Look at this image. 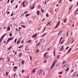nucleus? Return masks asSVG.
<instances>
[{"instance_id": "obj_1", "label": "nucleus", "mask_w": 78, "mask_h": 78, "mask_svg": "<svg viewBox=\"0 0 78 78\" xmlns=\"http://www.w3.org/2000/svg\"><path fill=\"white\" fill-rule=\"evenodd\" d=\"M40 73L42 74L43 75H45V73L44 71H42V70H41L39 72Z\"/></svg>"}, {"instance_id": "obj_2", "label": "nucleus", "mask_w": 78, "mask_h": 78, "mask_svg": "<svg viewBox=\"0 0 78 78\" xmlns=\"http://www.w3.org/2000/svg\"><path fill=\"white\" fill-rule=\"evenodd\" d=\"M5 35L6 34H4L1 37V39L0 40V43H1V42H2V40H3V37H4L5 36Z\"/></svg>"}, {"instance_id": "obj_3", "label": "nucleus", "mask_w": 78, "mask_h": 78, "mask_svg": "<svg viewBox=\"0 0 78 78\" xmlns=\"http://www.w3.org/2000/svg\"><path fill=\"white\" fill-rule=\"evenodd\" d=\"M63 30H61L60 31H59L58 34V35H59V34H61V33L62 31H63Z\"/></svg>"}, {"instance_id": "obj_4", "label": "nucleus", "mask_w": 78, "mask_h": 78, "mask_svg": "<svg viewBox=\"0 0 78 78\" xmlns=\"http://www.w3.org/2000/svg\"><path fill=\"white\" fill-rule=\"evenodd\" d=\"M10 29L11 28H10V27L9 26H8L7 29L8 31H9Z\"/></svg>"}, {"instance_id": "obj_5", "label": "nucleus", "mask_w": 78, "mask_h": 78, "mask_svg": "<svg viewBox=\"0 0 78 78\" xmlns=\"http://www.w3.org/2000/svg\"><path fill=\"white\" fill-rule=\"evenodd\" d=\"M36 70H35V69H33V70L32 71V73H35V71Z\"/></svg>"}, {"instance_id": "obj_6", "label": "nucleus", "mask_w": 78, "mask_h": 78, "mask_svg": "<svg viewBox=\"0 0 78 78\" xmlns=\"http://www.w3.org/2000/svg\"><path fill=\"white\" fill-rule=\"evenodd\" d=\"M59 23H60V22L58 21L57 23V24L56 26L55 27V28H56L57 27H58V25H59Z\"/></svg>"}, {"instance_id": "obj_7", "label": "nucleus", "mask_w": 78, "mask_h": 78, "mask_svg": "<svg viewBox=\"0 0 78 78\" xmlns=\"http://www.w3.org/2000/svg\"><path fill=\"white\" fill-rule=\"evenodd\" d=\"M20 39H19L18 41H17V44H19V43H20Z\"/></svg>"}, {"instance_id": "obj_8", "label": "nucleus", "mask_w": 78, "mask_h": 78, "mask_svg": "<svg viewBox=\"0 0 78 78\" xmlns=\"http://www.w3.org/2000/svg\"><path fill=\"white\" fill-rule=\"evenodd\" d=\"M21 63V64L22 65L24 63H25V61H24V60H22Z\"/></svg>"}, {"instance_id": "obj_9", "label": "nucleus", "mask_w": 78, "mask_h": 78, "mask_svg": "<svg viewBox=\"0 0 78 78\" xmlns=\"http://www.w3.org/2000/svg\"><path fill=\"white\" fill-rule=\"evenodd\" d=\"M36 35H37V33H36L32 36V37H36Z\"/></svg>"}, {"instance_id": "obj_10", "label": "nucleus", "mask_w": 78, "mask_h": 78, "mask_svg": "<svg viewBox=\"0 0 78 78\" xmlns=\"http://www.w3.org/2000/svg\"><path fill=\"white\" fill-rule=\"evenodd\" d=\"M56 62H57V60L56 59L55 60V61L54 62L53 64L55 65V64H56Z\"/></svg>"}, {"instance_id": "obj_11", "label": "nucleus", "mask_w": 78, "mask_h": 78, "mask_svg": "<svg viewBox=\"0 0 78 78\" xmlns=\"http://www.w3.org/2000/svg\"><path fill=\"white\" fill-rule=\"evenodd\" d=\"M72 50V48H70L68 50V52H67V54L68 53H69V52H70V51H71V50Z\"/></svg>"}, {"instance_id": "obj_12", "label": "nucleus", "mask_w": 78, "mask_h": 78, "mask_svg": "<svg viewBox=\"0 0 78 78\" xmlns=\"http://www.w3.org/2000/svg\"><path fill=\"white\" fill-rule=\"evenodd\" d=\"M55 64H53L51 66V69H53V68L54 67V66H55Z\"/></svg>"}, {"instance_id": "obj_13", "label": "nucleus", "mask_w": 78, "mask_h": 78, "mask_svg": "<svg viewBox=\"0 0 78 78\" xmlns=\"http://www.w3.org/2000/svg\"><path fill=\"white\" fill-rule=\"evenodd\" d=\"M7 58L8 59L7 62H9V61H10V59H9V56H7Z\"/></svg>"}, {"instance_id": "obj_14", "label": "nucleus", "mask_w": 78, "mask_h": 78, "mask_svg": "<svg viewBox=\"0 0 78 78\" xmlns=\"http://www.w3.org/2000/svg\"><path fill=\"white\" fill-rule=\"evenodd\" d=\"M31 42V40H30L27 41V43H29V44H30Z\"/></svg>"}, {"instance_id": "obj_15", "label": "nucleus", "mask_w": 78, "mask_h": 78, "mask_svg": "<svg viewBox=\"0 0 78 78\" xmlns=\"http://www.w3.org/2000/svg\"><path fill=\"white\" fill-rule=\"evenodd\" d=\"M70 40H69V41L68 42H67V43L66 44V45H68V44L70 43Z\"/></svg>"}, {"instance_id": "obj_16", "label": "nucleus", "mask_w": 78, "mask_h": 78, "mask_svg": "<svg viewBox=\"0 0 78 78\" xmlns=\"http://www.w3.org/2000/svg\"><path fill=\"white\" fill-rule=\"evenodd\" d=\"M34 6H32V7L30 8V10H32V9H34Z\"/></svg>"}, {"instance_id": "obj_17", "label": "nucleus", "mask_w": 78, "mask_h": 78, "mask_svg": "<svg viewBox=\"0 0 78 78\" xmlns=\"http://www.w3.org/2000/svg\"><path fill=\"white\" fill-rule=\"evenodd\" d=\"M37 16H39V12L38 10L37 11Z\"/></svg>"}, {"instance_id": "obj_18", "label": "nucleus", "mask_w": 78, "mask_h": 78, "mask_svg": "<svg viewBox=\"0 0 78 78\" xmlns=\"http://www.w3.org/2000/svg\"><path fill=\"white\" fill-rule=\"evenodd\" d=\"M19 56L21 57L22 56L21 55H22V53L21 52H20L19 53Z\"/></svg>"}, {"instance_id": "obj_19", "label": "nucleus", "mask_w": 78, "mask_h": 78, "mask_svg": "<svg viewBox=\"0 0 78 78\" xmlns=\"http://www.w3.org/2000/svg\"><path fill=\"white\" fill-rule=\"evenodd\" d=\"M63 50H64V47H62L61 48L60 51H62Z\"/></svg>"}, {"instance_id": "obj_20", "label": "nucleus", "mask_w": 78, "mask_h": 78, "mask_svg": "<svg viewBox=\"0 0 78 78\" xmlns=\"http://www.w3.org/2000/svg\"><path fill=\"white\" fill-rule=\"evenodd\" d=\"M63 72H62V71L61 72H59L58 73V75H59L60 74H62V73H63Z\"/></svg>"}, {"instance_id": "obj_21", "label": "nucleus", "mask_w": 78, "mask_h": 78, "mask_svg": "<svg viewBox=\"0 0 78 78\" xmlns=\"http://www.w3.org/2000/svg\"><path fill=\"white\" fill-rule=\"evenodd\" d=\"M13 38H14V37H11L9 38V39H10V41H11V40H12V39H13Z\"/></svg>"}, {"instance_id": "obj_22", "label": "nucleus", "mask_w": 78, "mask_h": 78, "mask_svg": "<svg viewBox=\"0 0 78 78\" xmlns=\"http://www.w3.org/2000/svg\"><path fill=\"white\" fill-rule=\"evenodd\" d=\"M11 48H12V47L10 46L9 47V48H8V50H11Z\"/></svg>"}, {"instance_id": "obj_23", "label": "nucleus", "mask_w": 78, "mask_h": 78, "mask_svg": "<svg viewBox=\"0 0 78 78\" xmlns=\"http://www.w3.org/2000/svg\"><path fill=\"white\" fill-rule=\"evenodd\" d=\"M75 75H76V72L74 73L72 75V76H75Z\"/></svg>"}, {"instance_id": "obj_24", "label": "nucleus", "mask_w": 78, "mask_h": 78, "mask_svg": "<svg viewBox=\"0 0 78 78\" xmlns=\"http://www.w3.org/2000/svg\"><path fill=\"white\" fill-rule=\"evenodd\" d=\"M29 16H30V13H28L26 15V17H28Z\"/></svg>"}, {"instance_id": "obj_25", "label": "nucleus", "mask_w": 78, "mask_h": 78, "mask_svg": "<svg viewBox=\"0 0 78 78\" xmlns=\"http://www.w3.org/2000/svg\"><path fill=\"white\" fill-rule=\"evenodd\" d=\"M41 11L42 12H45V11H44V10H43L42 9H41Z\"/></svg>"}, {"instance_id": "obj_26", "label": "nucleus", "mask_w": 78, "mask_h": 78, "mask_svg": "<svg viewBox=\"0 0 78 78\" xmlns=\"http://www.w3.org/2000/svg\"><path fill=\"white\" fill-rule=\"evenodd\" d=\"M56 52V51L54 50L53 53V54L54 55V56H55V53Z\"/></svg>"}, {"instance_id": "obj_27", "label": "nucleus", "mask_w": 78, "mask_h": 78, "mask_svg": "<svg viewBox=\"0 0 78 78\" xmlns=\"http://www.w3.org/2000/svg\"><path fill=\"white\" fill-rule=\"evenodd\" d=\"M9 36H12V33L11 32L9 34Z\"/></svg>"}, {"instance_id": "obj_28", "label": "nucleus", "mask_w": 78, "mask_h": 78, "mask_svg": "<svg viewBox=\"0 0 78 78\" xmlns=\"http://www.w3.org/2000/svg\"><path fill=\"white\" fill-rule=\"evenodd\" d=\"M63 38V37H61L60 40L59 41V43L60 42H61V40H62V38Z\"/></svg>"}, {"instance_id": "obj_29", "label": "nucleus", "mask_w": 78, "mask_h": 78, "mask_svg": "<svg viewBox=\"0 0 78 78\" xmlns=\"http://www.w3.org/2000/svg\"><path fill=\"white\" fill-rule=\"evenodd\" d=\"M59 64H60V63L57 64L55 66H56V67H57V66H59Z\"/></svg>"}, {"instance_id": "obj_30", "label": "nucleus", "mask_w": 78, "mask_h": 78, "mask_svg": "<svg viewBox=\"0 0 78 78\" xmlns=\"http://www.w3.org/2000/svg\"><path fill=\"white\" fill-rule=\"evenodd\" d=\"M51 23V21L49 22L47 24V26L48 25H49V24H50V23Z\"/></svg>"}, {"instance_id": "obj_31", "label": "nucleus", "mask_w": 78, "mask_h": 78, "mask_svg": "<svg viewBox=\"0 0 78 78\" xmlns=\"http://www.w3.org/2000/svg\"><path fill=\"white\" fill-rule=\"evenodd\" d=\"M67 22V19H66L64 20V23H66Z\"/></svg>"}, {"instance_id": "obj_32", "label": "nucleus", "mask_w": 78, "mask_h": 78, "mask_svg": "<svg viewBox=\"0 0 78 78\" xmlns=\"http://www.w3.org/2000/svg\"><path fill=\"white\" fill-rule=\"evenodd\" d=\"M16 41H17V39L16 38L14 41L15 44H16Z\"/></svg>"}, {"instance_id": "obj_33", "label": "nucleus", "mask_w": 78, "mask_h": 78, "mask_svg": "<svg viewBox=\"0 0 78 78\" xmlns=\"http://www.w3.org/2000/svg\"><path fill=\"white\" fill-rule=\"evenodd\" d=\"M46 33H45L42 36H43V37H44V36H46Z\"/></svg>"}, {"instance_id": "obj_34", "label": "nucleus", "mask_w": 78, "mask_h": 78, "mask_svg": "<svg viewBox=\"0 0 78 78\" xmlns=\"http://www.w3.org/2000/svg\"><path fill=\"white\" fill-rule=\"evenodd\" d=\"M21 5H25V1H24L23 2V3Z\"/></svg>"}, {"instance_id": "obj_35", "label": "nucleus", "mask_w": 78, "mask_h": 78, "mask_svg": "<svg viewBox=\"0 0 78 78\" xmlns=\"http://www.w3.org/2000/svg\"><path fill=\"white\" fill-rule=\"evenodd\" d=\"M66 62V61H64L63 62L62 64H64Z\"/></svg>"}, {"instance_id": "obj_36", "label": "nucleus", "mask_w": 78, "mask_h": 78, "mask_svg": "<svg viewBox=\"0 0 78 78\" xmlns=\"http://www.w3.org/2000/svg\"><path fill=\"white\" fill-rule=\"evenodd\" d=\"M17 69V66H14V69Z\"/></svg>"}, {"instance_id": "obj_37", "label": "nucleus", "mask_w": 78, "mask_h": 78, "mask_svg": "<svg viewBox=\"0 0 78 78\" xmlns=\"http://www.w3.org/2000/svg\"><path fill=\"white\" fill-rule=\"evenodd\" d=\"M69 67H68L67 68V69L66 70V72H67V71L69 70Z\"/></svg>"}, {"instance_id": "obj_38", "label": "nucleus", "mask_w": 78, "mask_h": 78, "mask_svg": "<svg viewBox=\"0 0 78 78\" xmlns=\"http://www.w3.org/2000/svg\"><path fill=\"white\" fill-rule=\"evenodd\" d=\"M46 17H49V15H48V14L47 13L46 14Z\"/></svg>"}, {"instance_id": "obj_39", "label": "nucleus", "mask_w": 78, "mask_h": 78, "mask_svg": "<svg viewBox=\"0 0 78 78\" xmlns=\"http://www.w3.org/2000/svg\"><path fill=\"white\" fill-rule=\"evenodd\" d=\"M39 43H38L36 44V47H37V46H39Z\"/></svg>"}, {"instance_id": "obj_40", "label": "nucleus", "mask_w": 78, "mask_h": 78, "mask_svg": "<svg viewBox=\"0 0 78 78\" xmlns=\"http://www.w3.org/2000/svg\"><path fill=\"white\" fill-rule=\"evenodd\" d=\"M21 27H23V28H25V26H23V25H21Z\"/></svg>"}, {"instance_id": "obj_41", "label": "nucleus", "mask_w": 78, "mask_h": 78, "mask_svg": "<svg viewBox=\"0 0 78 78\" xmlns=\"http://www.w3.org/2000/svg\"><path fill=\"white\" fill-rule=\"evenodd\" d=\"M50 49V47H49V48L47 49V50H46V51H48Z\"/></svg>"}, {"instance_id": "obj_42", "label": "nucleus", "mask_w": 78, "mask_h": 78, "mask_svg": "<svg viewBox=\"0 0 78 78\" xmlns=\"http://www.w3.org/2000/svg\"><path fill=\"white\" fill-rule=\"evenodd\" d=\"M59 58V55H58L57 57V59H58Z\"/></svg>"}, {"instance_id": "obj_43", "label": "nucleus", "mask_w": 78, "mask_h": 78, "mask_svg": "<svg viewBox=\"0 0 78 78\" xmlns=\"http://www.w3.org/2000/svg\"><path fill=\"white\" fill-rule=\"evenodd\" d=\"M39 49H37V50L36 51V52H37V53L39 51Z\"/></svg>"}, {"instance_id": "obj_44", "label": "nucleus", "mask_w": 78, "mask_h": 78, "mask_svg": "<svg viewBox=\"0 0 78 78\" xmlns=\"http://www.w3.org/2000/svg\"><path fill=\"white\" fill-rule=\"evenodd\" d=\"M64 41H62V42L60 43V44H63V43H64Z\"/></svg>"}, {"instance_id": "obj_45", "label": "nucleus", "mask_w": 78, "mask_h": 78, "mask_svg": "<svg viewBox=\"0 0 78 78\" xmlns=\"http://www.w3.org/2000/svg\"><path fill=\"white\" fill-rule=\"evenodd\" d=\"M69 48V46L67 47L66 48V50H68V48Z\"/></svg>"}, {"instance_id": "obj_46", "label": "nucleus", "mask_w": 78, "mask_h": 78, "mask_svg": "<svg viewBox=\"0 0 78 78\" xmlns=\"http://www.w3.org/2000/svg\"><path fill=\"white\" fill-rule=\"evenodd\" d=\"M11 16H13V12H12V13L10 15Z\"/></svg>"}, {"instance_id": "obj_47", "label": "nucleus", "mask_w": 78, "mask_h": 78, "mask_svg": "<svg viewBox=\"0 0 78 78\" xmlns=\"http://www.w3.org/2000/svg\"><path fill=\"white\" fill-rule=\"evenodd\" d=\"M45 29H46V27H44V30H43V31H44L45 30Z\"/></svg>"}, {"instance_id": "obj_48", "label": "nucleus", "mask_w": 78, "mask_h": 78, "mask_svg": "<svg viewBox=\"0 0 78 78\" xmlns=\"http://www.w3.org/2000/svg\"><path fill=\"white\" fill-rule=\"evenodd\" d=\"M9 41H10V40L9 39V38H8V39L7 40V42H9Z\"/></svg>"}, {"instance_id": "obj_49", "label": "nucleus", "mask_w": 78, "mask_h": 78, "mask_svg": "<svg viewBox=\"0 0 78 78\" xmlns=\"http://www.w3.org/2000/svg\"><path fill=\"white\" fill-rule=\"evenodd\" d=\"M58 3H61V0L59 1V2H58Z\"/></svg>"}, {"instance_id": "obj_50", "label": "nucleus", "mask_w": 78, "mask_h": 78, "mask_svg": "<svg viewBox=\"0 0 78 78\" xmlns=\"http://www.w3.org/2000/svg\"><path fill=\"white\" fill-rule=\"evenodd\" d=\"M17 7H18L17 5H16L15 8H17Z\"/></svg>"}, {"instance_id": "obj_51", "label": "nucleus", "mask_w": 78, "mask_h": 78, "mask_svg": "<svg viewBox=\"0 0 78 78\" xmlns=\"http://www.w3.org/2000/svg\"><path fill=\"white\" fill-rule=\"evenodd\" d=\"M29 77H30V76H27L26 78H29Z\"/></svg>"}, {"instance_id": "obj_52", "label": "nucleus", "mask_w": 78, "mask_h": 78, "mask_svg": "<svg viewBox=\"0 0 78 78\" xmlns=\"http://www.w3.org/2000/svg\"><path fill=\"white\" fill-rule=\"evenodd\" d=\"M23 72H25V70H22V73H23Z\"/></svg>"}, {"instance_id": "obj_53", "label": "nucleus", "mask_w": 78, "mask_h": 78, "mask_svg": "<svg viewBox=\"0 0 78 78\" xmlns=\"http://www.w3.org/2000/svg\"><path fill=\"white\" fill-rule=\"evenodd\" d=\"M46 54H44V57H45V56H46Z\"/></svg>"}, {"instance_id": "obj_54", "label": "nucleus", "mask_w": 78, "mask_h": 78, "mask_svg": "<svg viewBox=\"0 0 78 78\" xmlns=\"http://www.w3.org/2000/svg\"><path fill=\"white\" fill-rule=\"evenodd\" d=\"M22 44H23V40H22L21 41Z\"/></svg>"}, {"instance_id": "obj_55", "label": "nucleus", "mask_w": 78, "mask_h": 78, "mask_svg": "<svg viewBox=\"0 0 78 78\" xmlns=\"http://www.w3.org/2000/svg\"><path fill=\"white\" fill-rule=\"evenodd\" d=\"M73 6V5H72L71 7L69 9H70L71 8H72V6Z\"/></svg>"}, {"instance_id": "obj_56", "label": "nucleus", "mask_w": 78, "mask_h": 78, "mask_svg": "<svg viewBox=\"0 0 78 78\" xmlns=\"http://www.w3.org/2000/svg\"><path fill=\"white\" fill-rule=\"evenodd\" d=\"M14 2V0H12V1L11 0V3H12V2Z\"/></svg>"}, {"instance_id": "obj_57", "label": "nucleus", "mask_w": 78, "mask_h": 78, "mask_svg": "<svg viewBox=\"0 0 78 78\" xmlns=\"http://www.w3.org/2000/svg\"><path fill=\"white\" fill-rule=\"evenodd\" d=\"M27 12V11H26V12H24V14H26Z\"/></svg>"}, {"instance_id": "obj_58", "label": "nucleus", "mask_w": 78, "mask_h": 78, "mask_svg": "<svg viewBox=\"0 0 78 78\" xmlns=\"http://www.w3.org/2000/svg\"><path fill=\"white\" fill-rule=\"evenodd\" d=\"M73 42H74V40H72V42H71V43L72 44V43H73Z\"/></svg>"}, {"instance_id": "obj_59", "label": "nucleus", "mask_w": 78, "mask_h": 78, "mask_svg": "<svg viewBox=\"0 0 78 78\" xmlns=\"http://www.w3.org/2000/svg\"><path fill=\"white\" fill-rule=\"evenodd\" d=\"M30 60H31V59H32V58L31 57H30Z\"/></svg>"}, {"instance_id": "obj_60", "label": "nucleus", "mask_w": 78, "mask_h": 78, "mask_svg": "<svg viewBox=\"0 0 78 78\" xmlns=\"http://www.w3.org/2000/svg\"><path fill=\"white\" fill-rule=\"evenodd\" d=\"M16 31H18V29H16Z\"/></svg>"}, {"instance_id": "obj_61", "label": "nucleus", "mask_w": 78, "mask_h": 78, "mask_svg": "<svg viewBox=\"0 0 78 78\" xmlns=\"http://www.w3.org/2000/svg\"><path fill=\"white\" fill-rule=\"evenodd\" d=\"M45 54L47 55V54H48V52H46L45 53Z\"/></svg>"}, {"instance_id": "obj_62", "label": "nucleus", "mask_w": 78, "mask_h": 78, "mask_svg": "<svg viewBox=\"0 0 78 78\" xmlns=\"http://www.w3.org/2000/svg\"><path fill=\"white\" fill-rule=\"evenodd\" d=\"M44 3H45V4L46 5L47 4V2H46V1Z\"/></svg>"}, {"instance_id": "obj_63", "label": "nucleus", "mask_w": 78, "mask_h": 78, "mask_svg": "<svg viewBox=\"0 0 78 78\" xmlns=\"http://www.w3.org/2000/svg\"><path fill=\"white\" fill-rule=\"evenodd\" d=\"M9 12H7V14H9Z\"/></svg>"}, {"instance_id": "obj_64", "label": "nucleus", "mask_w": 78, "mask_h": 78, "mask_svg": "<svg viewBox=\"0 0 78 78\" xmlns=\"http://www.w3.org/2000/svg\"><path fill=\"white\" fill-rule=\"evenodd\" d=\"M78 5V1L77 2V5Z\"/></svg>"}]
</instances>
